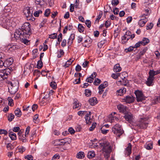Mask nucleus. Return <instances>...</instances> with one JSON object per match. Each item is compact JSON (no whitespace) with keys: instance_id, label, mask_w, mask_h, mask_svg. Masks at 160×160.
Wrapping results in <instances>:
<instances>
[{"instance_id":"obj_50","label":"nucleus","mask_w":160,"mask_h":160,"mask_svg":"<svg viewBox=\"0 0 160 160\" xmlns=\"http://www.w3.org/2000/svg\"><path fill=\"white\" fill-rule=\"evenodd\" d=\"M149 77H151L154 79V74L153 70H150L149 72Z\"/></svg>"},{"instance_id":"obj_39","label":"nucleus","mask_w":160,"mask_h":160,"mask_svg":"<svg viewBox=\"0 0 160 160\" xmlns=\"http://www.w3.org/2000/svg\"><path fill=\"white\" fill-rule=\"evenodd\" d=\"M153 26V24L152 22L148 23L146 26L147 30H150L152 28Z\"/></svg>"},{"instance_id":"obj_48","label":"nucleus","mask_w":160,"mask_h":160,"mask_svg":"<svg viewBox=\"0 0 160 160\" xmlns=\"http://www.w3.org/2000/svg\"><path fill=\"white\" fill-rule=\"evenodd\" d=\"M93 79L94 78H93L91 77V76H90L89 77H88L87 78L86 81L88 82L91 83L93 82Z\"/></svg>"},{"instance_id":"obj_6","label":"nucleus","mask_w":160,"mask_h":160,"mask_svg":"<svg viewBox=\"0 0 160 160\" xmlns=\"http://www.w3.org/2000/svg\"><path fill=\"white\" fill-rule=\"evenodd\" d=\"M147 118H140L137 126L141 129H146L148 127V123L147 122Z\"/></svg>"},{"instance_id":"obj_62","label":"nucleus","mask_w":160,"mask_h":160,"mask_svg":"<svg viewBox=\"0 0 160 160\" xmlns=\"http://www.w3.org/2000/svg\"><path fill=\"white\" fill-rule=\"evenodd\" d=\"M30 127L28 126L26 128L25 132V137H27V135H28L29 132Z\"/></svg>"},{"instance_id":"obj_24","label":"nucleus","mask_w":160,"mask_h":160,"mask_svg":"<svg viewBox=\"0 0 160 160\" xmlns=\"http://www.w3.org/2000/svg\"><path fill=\"white\" fill-rule=\"evenodd\" d=\"M113 70L115 72H119L121 71V68L119 64H117L114 66Z\"/></svg>"},{"instance_id":"obj_31","label":"nucleus","mask_w":160,"mask_h":160,"mask_svg":"<svg viewBox=\"0 0 160 160\" xmlns=\"http://www.w3.org/2000/svg\"><path fill=\"white\" fill-rule=\"evenodd\" d=\"M15 115L18 117H20L22 115V112L18 108L14 111Z\"/></svg>"},{"instance_id":"obj_51","label":"nucleus","mask_w":160,"mask_h":160,"mask_svg":"<svg viewBox=\"0 0 160 160\" xmlns=\"http://www.w3.org/2000/svg\"><path fill=\"white\" fill-rule=\"evenodd\" d=\"M50 86L53 89H55L57 87V84L54 82H51Z\"/></svg>"},{"instance_id":"obj_8","label":"nucleus","mask_w":160,"mask_h":160,"mask_svg":"<svg viewBox=\"0 0 160 160\" xmlns=\"http://www.w3.org/2000/svg\"><path fill=\"white\" fill-rule=\"evenodd\" d=\"M23 13L28 20H30L32 17V10L28 7L24 8Z\"/></svg>"},{"instance_id":"obj_25","label":"nucleus","mask_w":160,"mask_h":160,"mask_svg":"<svg viewBox=\"0 0 160 160\" xmlns=\"http://www.w3.org/2000/svg\"><path fill=\"white\" fill-rule=\"evenodd\" d=\"M123 74L125 75V76H121V75L120 77L122 79L123 81L126 83L125 84H123L125 86H126L127 84V83L128 82V81L126 79V77L127 76V74L125 72H123L122 73V75Z\"/></svg>"},{"instance_id":"obj_30","label":"nucleus","mask_w":160,"mask_h":160,"mask_svg":"<svg viewBox=\"0 0 160 160\" xmlns=\"http://www.w3.org/2000/svg\"><path fill=\"white\" fill-rule=\"evenodd\" d=\"M84 157V153L83 152H79L77 153L76 157L78 158L82 159Z\"/></svg>"},{"instance_id":"obj_46","label":"nucleus","mask_w":160,"mask_h":160,"mask_svg":"<svg viewBox=\"0 0 160 160\" xmlns=\"http://www.w3.org/2000/svg\"><path fill=\"white\" fill-rule=\"evenodd\" d=\"M42 11L41 10H39L38 11H36L34 13V15L35 17H38L39 16L40 13H42Z\"/></svg>"},{"instance_id":"obj_21","label":"nucleus","mask_w":160,"mask_h":160,"mask_svg":"<svg viewBox=\"0 0 160 160\" xmlns=\"http://www.w3.org/2000/svg\"><path fill=\"white\" fill-rule=\"evenodd\" d=\"M109 120L111 122H114V120H115L116 121L118 120L119 119L118 118L115 116H113L112 113L111 114L109 115Z\"/></svg>"},{"instance_id":"obj_60","label":"nucleus","mask_w":160,"mask_h":160,"mask_svg":"<svg viewBox=\"0 0 160 160\" xmlns=\"http://www.w3.org/2000/svg\"><path fill=\"white\" fill-rule=\"evenodd\" d=\"M8 134V132L6 130L1 129H0V134H4L6 135Z\"/></svg>"},{"instance_id":"obj_34","label":"nucleus","mask_w":160,"mask_h":160,"mask_svg":"<svg viewBox=\"0 0 160 160\" xmlns=\"http://www.w3.org/2000/svg\"><path fill=\"white\" fill-rule=\"evenodd\" d=\"M18 149V152L21 153H22L26 150L25 147L22 146H19L17 147Z\"/></svg>"},{"instance_id":"obj_18","label":"nucleus","mask_w":160,"mask_h":160,"mask_svg":"<svg viewBox=\"0 0 160 160\" xmlns=\"http://www.w3.org/2000/svg\"><path fill=\"white\" fill-rule=\"evenodd\" d=\"M88 102L92 106L95 105L98 102L97 98L95 97L92 98H90Z\"/></svg>"},{"instance_id":"obj_28","label":"nucleus","mask_w":160,"mask_h":160,"mask_svg":"<svg viewBox=\"0 0 160 160\" xmlns=\"http://www.w3.org/2000/svg\"><path fill=\"white\" fill-rule=\"evenodd\" d=\"M95 156V152L93 151H89L88 154V157L89 158H92Z\"/></svg>"},{"instance_id":"obj_47","label":"nucleus","mask_w":160,"mask_h":160,"mask_svg":"<svg viewBox=\"0 0 160 160\" xmlns=\"http://www.w3.org/2000/svg\"><path fill=\"white\" fill-rule=\"evenodd\" d=\"M7 18H6L5 16H3L0 18V24L1 25V24L4 23V21L6 20Z\"/></svg>"},{"instance_id":"obj_5","label":"nucleus","mask_w":160,"mask_h":160,"mask_svg":"<svg viewBox=\"0 0 160 160\" xmlns=\"http://www.w3.org/2000/svg\"><path fill=\"white\" fill-rule=\"evenodd\" d=\"M71 139L69 138H66L63 139L57 140L55 141L54 144L55 146L64 145L65 144H70L71 142Z\"/></svg>"},{"instance_id":"obj_1","label":"nucleus","mask_w":160,"mask_h":160,"mask_svg":"<svg viewBox=\"0 0 160 160\" xmlns=\"http://www.w3.org/2000/svg\"><path fill=\"white\" fill-rule=\"evenodd\" d=\"M31 34L30 24L29 22H25L20 28L15 30L14 37L16 40L20 39V41L26 45H28L30 42L27 39Z\"/></svg>"},{"instance_id":"obj_61","label":"nucleus","mask_w":160,"mask_h":160,"mask_svg":"<svg viewBox=\"0 0 160 160\" xmlns=\"http://www.w3.org/2000/svg\"><path fill=\"white\" fill-rule=\"evenodd\" d=\"M85 24L87 27L90 28L91 26V22L89 20H87L85 22Z\"/></svg>"},{"instance_id":"obj_43","label":"nucleus","mask_w":160,"mask_h":160,"mask_svg":"<svg viewBox=\"0 0 160 160\" xmlns=\"http://www.w3.org/2000/svg\"><path fill=\"white\" fill-rule=\"evenodd\" d=\"M25 137V136L24 137L23 135H22V136H20L19 137V139L20 140L22 141V142H27V140Z\"/></svg>"},{"instance_id":"obj_19","label":"nucleus","mask_w":160,"mask_h":160,"mask_svg":"<svg viewBox=\"0 0 160 160\" xmlns=\"http://www.w3.org/2000/svg\"><path fill=\"white\" fill-rule=\"evenodd\" d=\"M132 145L130 143L128 144V146L126 148V154L127 156H129L132 152Z\"/></svg>"},{"instance_id":"obj_32","label":"nucleus","mask_w":160,"mask_h":160,"mask_svg":"<svg viewBox=\"0 0 160 160\" xmlns=\"http://www.w3.org/2000/svg\"><path fill=\"white\" fill-rule=\"evenodd\" d=\"M73 108L74 109H76L79 107V103L78 102V100L76 99L74 100V102L73 103Z\"/></svg>"},{"instance_id":"obj_44","label":"nucleus","mask_w":160,"mask_h":160,"mask_svg":"<svg viewBox=\"0 0 160 160\" xmlns=\"http://www.w3.org/2000/svg\"><path fill=\"white\" fill-rule=\"evenodd\" d=\"M85 91V94L86 96L89 97L91 95V92L90 90L86 89Z\"/></svg>"},{"instance_id":"obj_58","label":"nucleus","mask_w":160,"mask_h":160,"mask_svg":"<svg viewBox=\"0 0 160 160\" xmlns=\"http://www.w3.org/2000/svg\"><path fill=\"white\" fill-rule=\"evenodd\" d=\"M147 49L146 48H144L142 51H140L139 53L140 57L143 55L146 51Z\"/></svg>"},{"instance_id":"obj_22","label":"nucleus","mask_w":160,"mask_h":160,"mask_svg":"<svg viewBox=\"0 0 160 160\" xmlns=\"http://www.w3.org/2000/svg\"><path fill=\"white\" fill-rule=\"evenodd\" d=\"M154 79L152 78L148 77V78H147V81L146 82V84L148 86H151Z\"/></svg>"},{"instance_id":"obj_38","label":"nucleus","mask_w":160,"mask_h":160,"mask_svg":"<svg viewBox=\"0 0 160 160\" xmlns=\"http://www.w3.org/2000/svg\"><path fill=\"white\" fill-rule=\"evenodd\" d=\"M57 33H53L49 35V38L51 39H55L57 38Z\"/></svg>"},{"instance_id":"obj_55","label":"nucleus","mask_w":160,"mask_h":160,"mask_svg":"<svg viewBox=\"0 0 160 160\" xmlns=\"http://www.w3.org/2000/svg\"><path fill=\"white\" fill-rule=\"evenodd\" d=\"M47 19H43V21L40 24L39 27L41 28L44 26L45 24L47 22Z\"/></svg>"},{"instance_id":"obj_15","label":"nucleus","mask_w":160,"mask_h":160,"mask_svg":"<svg viewBox=\"0 0 160 160\" xmlns=\"http://www.w3.org/2000/svg\"><path fill=\"white\" fill-rule=\"evenodd\" d=\"M148 21L147 18H145V19H141L138 21V24L140 27L144 26Z\"/></svg>"},{"instance_id":"obj_56","label":"nucleus","mask_w":160,"mask_h":160,"mask_svg":"<svg viewBox=\"0 0 160 160\" xmlns=\"http://www.w3.org/2000/svg\"><path fill=\"white\" fill-rule=\"evenodd\" d=\"M101 132L103 134H106L108 131V130L105 129L104 127H102L101 128Z\"/></svg>"},{"instance_id":"obj_14","label":"nucleus","mask_w":160,"mask_h":160,"mask_svg":"<svg viewBox=\"0 0 160 160\" xmlns=\"http://www.w3.org/2000/svg\"><path fill=\"white\" fill-rule=\"evenodd\" d=\"M118 109L121 112H122L125 114L127 112L126 111L127 107L124 105L121 104L117 106Z\"/></svg>"},{"instance_id":"obj_52","label":"nucleus","mask_w":160,"mask_h":160,"mask_svg":"<svg viewBox=\"0 0 160 160\" xmlns=\"http://www.w3.org/2000/svg\"><path fill=\"white\" fill-rule=\"evenodd\" d=\"M50 13V10L49 9H47L46 10L45 13H44V15L46 17H48Z\"/></svg>"},{"instance_id":"obj_36","label":"nucleus","mask_w":160,"mask_h":160,"mask_svg":"<svg viewBox=\"0 0 160 160\" xmlns=\"http://www.w3.org/2000/svg\"><path fill=\"white\" fill-rule=\"evenodd\" d=\"M14 115L12 113H10L8 116V119L9 122L12 121L14 118Z\"/></svg>"},{"instance_id":"obj_10","label":"nucleus","mask_w":160,"mask_h":160,"mask_svg":"<svg viewBox=\"0 0 160 160\" xmlns=\"http://www.w3.org/2000/svg\"><path fill=\"white\" fill-rule=\"evenodd\" d=\"M135 37V34H132V36H131L130 37L127 36H123L122 38V43L124 44L126 43L128 40L131 39L132 40Z\"/></svg>"},{"instance_id":"obj_40","label":"nucleus","mask_w":160,"mask_h":160,"mask_svg":"<svg viewBox=\"0 0 160 160\" xmlns=\"http://www.w3.org/2000/svg\"><path fill=\"white\" fill-rule=\"evenodd\" d=\"M78 29L80 32H82L84 30V28L81 24H79L78 25Z\"/></svg>"},{"instance_id":"obj_7","label":"nucleus","mask_w":160,"mask_h":160,"mask_svg":"<svg viewBox=\"0 0 160 160\" xmlns=\"http://www.w3.org/2000/svg\"><path fill=\"white\" fill-rule=\"evenodd\" d=\"M134 93L136 95V100L138 102H142L145 100L146 98L142 92L139 90L136 91L134 92Z\"/></svg>"},{"instance_id":"obj_26","label":"nucleus","mask_w":160,"mask_h":160,"mask_svg":"<svg viewBox=\"0 0 160 160\" xmlns=\"http://www.w3.org/2000/svg\"><path fill=\"white\" fill-rule=\"evenodd\" d=\"M74 60V59L73 60L71 58L70 59L66 62L63 67H65V68L68 67L72 64Z\"/></svg>"},{"instance_id":"obj_17","label":"nucleus","mask_w":160,"mask_h":160,"mask_svg":"<svg viewBox=\"0 0 160 160\" xmlns=\"http://www.w3.org/2000/svg\"><path fill=\"white\" fill-rule=\"evenodd\" d=\"M91 113L90 112H89L88 113H87L86 114L85 118L86 123L87 124H89L91 122Z\"/></svg>"},{"instance_id":"obj_16","label":"nucleus","mask_w":160,"mask_h":160,"mask_svg":"<svg viewBox=\"0 0 160 160\" xmlns=\"http://www.w3.org/2000/svg\"><path fill=\"white\" fill-rule=\"evenodd\" d=\"M126 92V89L125 88H122L116 91V94L117 96H121L124 93H125Z\"/></svg>"},{"instance_id":"obj_11","label":"nucleus","mask_w":160,"mask_h":160,"mask_svg":"<svg viewBox=\"0 0 160 160\" xmlns=\"http://www.w3.org/2000/svg\"><path fill=\"white\" fill-rule=\"evenodd\" d=\"M124 117L126 121L130 122L132 120L133 115L131 112H127L124 114Z\"/></svg>"},{"instance_id":"obj_35","label":"nucleus","mask_w":160,"mask_h":160,"mask_svg":"<svg viewBox=\"0 0 160 160\" xmlns=\"http://www.w3.org/2000/svg\"><path fill=\"white\" fill-rule=\"evenodd\" d=\"M43 66V63L42 60H39L38 62L37 67L38 69L41 68Z\"/></svg>"},{"instance_id":"obj_3","label":"nucleus","mask_w":160,"mask_h":160,"mask_svg":"<svg viewBox=\"0 0 160 160\" xmlns=\"http://www.w3.org/2000/svg\"><path fill=\"white\" fill-rule=\"evenodd\" d=\"M112 131L118 137H120L124 132L121 126L118 124H116L112 127Z\"/></svg>"},{"instance_id":"obj_37","label":"nucleus","mask_w":160,"mask_h":160,"mask_svg":"<svg viewBox=\"0 0 160 160\" xmlns=\"http://www.w3.org/2000/svg\"><path fill=\"white\" fill-rule=\"evenodd\" d=\"M14 88H11V89L8 88L9 91L11 94L13 95L15 94L17 91V89H14Z\"/></svg>"},{"instance_id":"obj_64","label":"nucleus","mask_w":160,"mask_h":160,"mask_svg":"<svg viewBox=\"0 0 160 160\" xmlns=\"http://www.w3.org/2000/svg\"><path fill=\"white\" fill-rule=\"evenodd\" d=\"M68 131L71 134H74L75 133V130L72 127L69 128L68 129Z\"/></svg>"},{"instance_id":"obj_2","label":"nucleus","mask_w":160,"mask_h":160,"mask_svg":"<svg viewBox=\"0 0 160 160\" xmlns=\"http://www.w3.org/2000/svg\"><path fill=\"white\" fill-rule=\"evenodd\" d=\"M100 146L102 148V150L107 155L109 154L112 151L111 147L109 142L106 141H103L99 142Z\"/></svg>"},{"instance_id":"obj_29","label":"nucleus","mask_w":160,"mask_h":160,"mask_svg":"<svg viewBox=\"0 0 160 160\" xmlns=\"http://www.w3.org/2000/svg\"><path fill=\"white\" fill-rule=\"evenodd\" d=\"M141 42H142V44L143 46H145L149 42V40L148 38H144Z\"/></svg>"},{"instance_id":"obj_59","label":"nucleus","mask_w":160,"mask_h":160,"mask_svg":"<svg viewBox=\"0 0 160 160\" xmlns=\"http://www.w3.org/2000/svg\"><path fill=\"white\" fill-rule=\"evenodd\" d=\"M7 148L8 150H11L13 149V147L11 143H8L7 145Z\"/></svg>"},{"instance_id":"obj_20","label":"nucleus","mask_w":160,"mask_h":160,"mask_svg":"<svg viewBox=\"0 0 160 160\" xmlns=\"http://www.w3.org/2000/svg\"><path fill=\"white\" fill-rule=\"evenodd\" d=\"M75 35L74 33L71 34L69 38L68 39V44L70 46L72 43L74 39Z\"/></svg>"},{"instance_id":"obj_53","label":"nucleus","mask_w":160,"mask_h":160,"mask_svg":"<svg viewBox=\"0 0 160 160\" xmlns=\"http://www.w3.org/2000/svg\"><path fill=\"white\" fill-rule=\"evenodd\" d=\"M119 3L118 0H112V4L114 6H117L118 4Z\"/></svg>"},{"instance_id":"obj_54","label":"nucleus","mask_w":160,"mask_h":160,"mask_svg":"<svg viewBox=\"0 0 160 160\" xmlns=\"http://www.w3.org/2000/svg\"><path fill=\"white\" fill-rule=\"evenodd\" d=\"M101 81L98 78H96L94 81L93 84L94 85L97 86L101 83Z\"/></svg>"},{"instance_id":"obj_13","label":"nucleus","mask_w":160,"mask_h":160,"mask_svg":"<svg viewBox=\"0 0 160 160\" xmlns=\"http://www.w3.org/2000/svg\"><path fill=\"white\" fill-rule=\"evenodd\" d=\"M4 21V23L1 24V25L2 26L5 28H7L8 26L9 27L12 26V20L7 18Z\"/></svg>"},{"instance_id":"obj_63","label":"nucleus","mask_w":160,"mask_h":160,"mask_svg":"<svg viewBox=\"0 0 160 160\" xmlns=\"http://www.w3.org/2000/svg\"><path fill=\"white\" fill-rule=\"evenodd\" d=\"M60 158L59 154H56L54 155L51 160H56V159H58Z\"/></svg>"},{"instance_id":"obj_57","label":"nucleus","mask_w":160,"mask_h":160,"mask_svg":"<svg viewBox=\"0 0 160 160\" xmlns=\"http://www.w3.org/2000/svg\"><path fill=\"white\" fill-rule=\"evenodd\" d=\"M25 158L28 160H33V157L32 155H28L25 157Z\"/></svg>"},{"instance_id":"obj_23","label":"nucleus","mask_w":160,"mask_h":160,"mask_svg":"<svg viewBox=\"0 0 160 160\" xmlns=\"http://www.w3.org/2000/svg\"><path fill=\"white\" fill-rule=\"evenodd\" d=\"M10 47L8 48L9 50L12 51L13 50H16L18 48V46L16 44H11L10 45H9Z\"/></svg>"},{"instance_id":"obj_45","label":"nucleus","mask_w":160,"mask_h":160,"mask_svg":"<svg viewBox=\"0 0 160 160\" xmlns=\"http://www.w3.org/2000/svg\"><path fill=\"white\" fill-rule=\"evenodd\" d=\"M62 38V34L61 33L59 34L58 36V43L57 42V44H60V42H61Z\"/></svg>"},{"instance_id":"obj_49","label":"nucleus","mask_w":160,"mask_h":160,"mask_svg":"<svg viewBox=\"0 0 160 160\" xmlns=\"http://www.w3.org/2000/svg\"><path fill=\"white\" fill-rule=\"evenodd\" d=\"M45 0H36V3L37 4L43 5L44 4Z\"/></svg>"},{"instance_id":"obj_12","label":"nucleus","mask_w":160,"mask_h":160,"mask_svg":"<svg viewBox=\"0 0 160 160\" xmlns=\"http://www.w3.org/2000/svg\"><path fill=\"white\" fill-rule=\"evenodd\" d=\"M123 100L127 103H130L134 102V98L132 95L127 96L124 97Z\"/></svg>"},{"instance_id":"obj_4","label":"nucleus","mask_w":160,"mask_h":160,"mask_svg":"<svg viewBox=\"0 0 160 160\" xmlns=\"http://www.w3.org/2000/svg\"><path fill=\"white\" fill-rule=\"evenodd\" d=\"M10 69L8 68L0 70V81H2L4 79H7L8 77V76L10 74Z\"/></svg>"},{"instance_id":"obj_41","label":"nucleus","mask_w":160,"mask_h":160,"mask_svg":"<svg viewBox=\"0 0 160 160\" xmlns=\"http://www.w3.org/2000/svg\"><path fill=\"white\" fill-rule=\"evenodd\" d=\"M145 148L147 150H151L153 146L152 144L149 143L145 145Z\"/></svg>"},{"instance_id":"obj_27","label":"nucleus","mask_w":160,"mask_h":160,"mask_svg":"<svg viewBox=\"0 0 160 160\" xmlns=\"http://www.w3.org/2000/svg\"><path fill=\"white\" fill-rule=\"evenodd\" d=\"M9 136L12 140H14L16 139V134L13 132H10L9 133Z\"/></svg>"},{"instance_id":"obj_33","label":"nucleus","mask_w":160,"mask_h":160,"mask_svg":"<svg viewBox=\"0 0 160 160\" xmlns=\"http://www.w3.org/2000/svg\"><path fill=\"white\" fill-rule=\"evenodd\" d=\"M78 75L79 78H78L77 79H76L75 80V81L73 82V83L75 84H79L81 82V79L80 78L82 76V74L79 73H78Z\"/></svg>"},{"instance_id":"obj_9","label":"nucleus","mask_w":160,"mask_h":160,"mask_svg":"<svg viewBox=\"0 0 160 160\" xmlns=\"http://www.w3.org/2000/svg\"><path fill=\"white\" fill-rule=\"evenodd\" d=\"M0 61L1 62H0V63H2V64L0 65V68H2L3 66L5 67H8L10 66V65L12 64L13 62V60L12 58H10L6 59L4 62H3L2 60H1Z\"/></svg>"},{"instance_id":"obj_42","label":"nucleus","mask_w":160,"mask_h":160,"mask_svg":"<svg viewBox=\"0 0 160 160\" xmlns=\"http://www.w3.org/2000/svg\"><path fill=\"white\" fill-rule=\"evenodd\" d=\"M106 42V40L104 39L103 40H102L100 42H98V47L102 48L103 45L105 44Z\"/></svg>"}]
</instances>
